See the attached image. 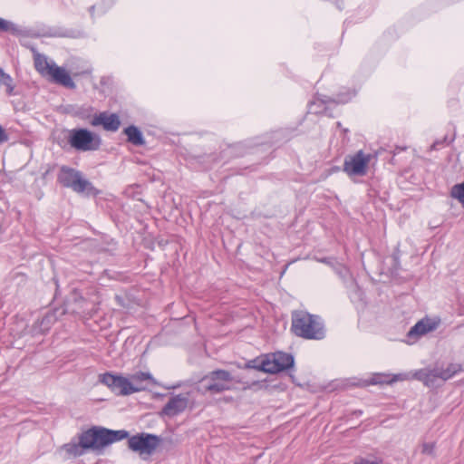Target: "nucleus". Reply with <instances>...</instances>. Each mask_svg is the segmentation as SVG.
Masks as SVG:
<instances>
[{"mask_svg":"<svg viewBox=\"0 0 464 464\" xmlns=\"http://www.w3.org/2000/svg\"><path fill=\"white\" fill-rule=\"evenodd\" d=\"M110 435L109 429L92 427L82 432L78 441L72 440L65 444L64 449L70 455L82 456L88 450H100L111 444Z\"/></svg>","mask_w":464,"mask_h":464,"instance_id":"f257e3e1","label":"nucleus"},{"mask_svg":"<svg viewBox=\"0 0 464 464\" xmlns=\"http://www.w3.org/2000/svg\"><path fill=\"white\" fill-rule=\"evenodd\" d=\"M292 332L306 340H323L325 328L323 319L305 311H295L292 314Z\"/></svg>","mask_w":464,"mask_h":464,"instance_id":"f03ea898","label":"nucleus"},{"mask_svg":"<svg viewBox=\"0 0 464 464\" xmlns=\"http://www.w3.org/2000/svg\"><path fill=\"white\" fill-rule=\"evenodd\" d=\"M57 181L64 188L87 196H97L100 191L88 179L82 178L81 171L68 166H62L57 174Z\"/></svg>","mask_w":464,"mask_h":464,"instance_id":"7ed1b4c3","label":"nucleus"},{"mask_svg":"<svg viewBox=\"0 0 464 464\" xmlns=\"http://www.w3.org/2000/svg\"><path fill=\"white\" fill-rule=\"evenodd\" d=\"M0 31L9 32L14 36H31L34 38L39 37H70V31L61 27H51L43 25L38 31L25 30L14 24L0 17Z\"/></svg>","mask_w":464,"mask_h":464,"instance_id":"20e7f679","label":"nucleus"},{"mask_svg":"<svg viewBox=\"0 0 464 464\" xmlns=\"http://www.w3.org/2000/svg\"><path fill=\"white\" fill-rule=\"evenodd\" d=\"M67 143L76 150H97L101 146V139L87 129H72L63 131Z\"/></svg>","mask_w":464,"mask_h":464,"instance_id":"39448f33","label":"nucleus"},{"mask_svg":"<svg viewBox=\"0 0 464 464\" xmlns=\"http://www.w3.org/2000/svg\"><path fill=\"white\" fill-rule=\"evenodd\" d=\"M256 362V360L252 361L253 365L248 366L265 372L277 373L293 367L295 361L291 353L276 352L266 354L258 364Z\"/></svg>","mask_w":464,"mask_h":464,"instance_id":"423d86ee","label":"nucleus"},{"mask_svg":"<svg viewBox=\"0 0 464 464\" xmlns=\"http://www.w3.org/2000/svg\"><path fill=\"white\" fill-rule=\"evenodd\" d=\"M99 382L107 386L117 396H128L136 393L132 389L129 377L112 372H104L99 375Z\"/></svg>","mask_w":464,"mask_h":464,"instance_id":"0eeeda50","label":"nucleus"},{"mask_svg":"<svg viewBox=\"0 0 464 464\" xmlns=\"http://www.w3.org/2000/svg\"><path fill=\"white\" fill-rule=\"evenodd\" d=\"M234 381L231 373L226 370H215L202 379L205 389L211 393H220L231 389Z\"/></svg>","mask_w":464,"mask_h":464,"instance_id":"6e6552de","label":"nucleus"},{"mask_svg":"<svg viewBox=\"0 0 464 464\" xmlns=\"http://www.w3.org/2000/svg\"><path fill=\"white\" fill-rule=\"evenodd\" d=\"M160 438L155 434L141 432L128 439L129 448L140 455H151L160 443Z\"/></svg>","mask_w":464,"mask_h":464,"instance_id":"1a4fd4ad","label":"nucleus"},{"mask_svg":"<svg viewBox=\"0 0 464 464\" xmlns=\"http://www.w3.org/2000/svg\"><path fill=\"white\" fill-rule=\"evenodd\" d=\"M370 155L362 150H358L353 155H347L343 162V171L349 177H362L367 172Z\"/></svg>","mask_w":464,"mask_h":464,"instance_id":"9d476101","label":"nucleus"},{"mask_svg":"<svg viewBox=\"0 0 464 464\" xmlns=\"http://www.w3.org/2000/svg\"><path fill=\"white\" fill-rule=\"evenodd\" d=\"M64 311L61 308L48 310L41 319H38L32 327L33 334H43L48 332L57 320L63 315Z\"/></svg>","mask_w":464,"mask_h":464,"instance_id":"9b49d317","label":"nucleus"},{"mask_svg":"<svg viewBox=\"0 0 464 464\" xmlns=\"http://www.w3.org/2000/svg\"><path fill=\"white\" fill-rule=\"evenodd\" d=\"M188 400L182 394L172 396L162 408L160 414L167 417H174L183 412L188 406Z\"/></svg>","mask_w":464,"mask_h":464,"instance_id":"f8f14e48","label":"nucleus"},{"mask_svg":"<svg viewBox=\"0 0 464 464\" xmlns=\"http://www.w3.org/2000/svg\"><path fill=\"white\" fill-rule=\"evenodd\" d=\"M440 324L439 318L425 317L417 322L409 331L408 337H420L435 331Z\"/></svg>","mask_w":464,"mask_h":464,"instance_id":"ddd939ff","label":"nucleus"},{"mask_svg":"<svg viewBox=\"0 0 464 464\" xmlns=\"http://www.w3.org/2000/svg\"><path fill=\"white\" fill-rule=\"evenodd\" d=\"M92 125H102L105 130L116 131L121 126V121L117 114L102 112L92 120Z\"/></svg>","mask_w":464,"mask_h":464,"instance_id":"4468645a","label":"nucleus"},{"mask_svg":"<svg viewBox=\"0 0 464 464\" xmlns=\"http://www.w3.org/2000/svg\"><path fill=\"white\" fill-rule=\"evenodd\" d=\"M356 95V92L354 90H346L345 92H339L334 99L324 95H319L316 97L315 101H314L310 104V110H314V107L317 105V102H321L323 105H326L328 103H346L350 102Z\"/></svg>","mask_w":464,"mask_h":464,"instance_id":"2eb2a0df","label":"nucleus"},{"mask_svg":"<svg viewBox=\"0 0 464 464\" xmlns=\"http://www.w3.org/2000/svg\"><path fill=\"white\" fill-rule=\"evenodd\" d=\"M130 385L132 389L136 390V392L145 391L150 383H156L153 376L148 372H137L129 376Z\"/></svg>","mask_w":464,"mask_h":464,"instance_id":"dca6fc26","label":"nucleus"},{"mask_svg":"<svg viewBox=\"0 0 464 464\" xmlns=\"http://www.w3.org/2000/svg\"><path fill=\"white\" fill-rule=\"evenodd\" d=\"M48 76L51 77L53 82L59 83L64 87L70 89L75 88V83L72 81L69 72L65 69L57 66L56 64L53 66V69Z\"/></svg>","mask_w":464,"mask_h":464,"instance_id":"f3484780","label":"nucleus"},{"mask_svg":"<svg viewBox=\"0 0 464 464\" xmlns=\"http://www.w3.org/2000/svg\"><path fill=\"white\" fill-rule=\"evenodd\" d=\"M34 53V63L36 71L43 76L46 77L51 72L54 63H49L44 54L39 53L34 46L30 47Z\"/></svg>","mask_w":464,"mask_h":464,"instance_id":"a211bd4d","label":"nucleus"},{"mask_svg":"<svg viewBox=\"0 0 464 464\" xmlns=\"http://www.w3.org/2000/svg\"><path fill=\"white\" fill-rule=\"evenodd\" d=\"M405 374H386V373H373L372 376L365 381V385H377V384H391L397 381L404 379Z\"/></svg>","mask_w":464,"mask_h":464,"instance_id":"6ab92c4d","label":"nucleus"},{"mask_svg":"<svg viewBox=\"0 0 464 464\" xmlns=\"http://www.w3.org/2000/svg\"><path fill=\"white\" fill-rule=\"evenodd\" d=\"M128 141L135 146H142L145 144L142 132L134 125H130L124 129Z\"/></svg>","mask_w":464,"mask_h":464,"instance_id":"aec40b11","label":"nucleus"},{"mask_svg":"<svg viewBox=\"0 0 464 464\" xmlns=\"http://www.w3.org/2000/svg\"><path fill=\"white\" fill-rule=\"evenodd\" d=\"M463 371L462 365L459 363H450L445 369L438 368L439 378L447 381Z\"/></svg>","mask_w":464,"mask_h":464,"instance_id":"412c9836","label":"nucleus"},{"mask_svg":"<svg viewBox=\"0 0 464 464\" xmlns=\"http://www.w3.org/2000/svg\"><path fill=\"white\" fill-rule=\"evenodd\" d=\"M416 377L418 380L422 381L427 386L433 385L435 381L440 379L438 375V368L429 371L421 370L416 373Z\"/></svg>","mask_w":464,"mask_h":464,"instance_id":"4be33fe9","label":"nucleus"},{"mask_svg":"<svg viewBox=\"0 0 464 464\" xmlns=\"http://www.w3.org/2000/svg\"><path fill=\"white\" fill-rule=\"evenodd\" d=\"M5 85L6 87V92L8 95H12L14 93V84L12 77L4 72L2 68H0V86Z\"/></svg>","mask_w":464,"mask_h":464,"instance_id":"5701e85b","label":"nucleus"},{"mask_svg":"<svg viewBox=\"0 0 464 464\" xmlns=\"http://www.w3.org/2000/svg\"><path fill=\"white\" fill-rule=\"evenodd\" d=\"M450 195L464 207V181L452 187Z\"/></svg>","mask_w":464,"mask_h":464,"instance_id":"b1692460","label":"nucleus"},{"mask_svg":"<svg viewBox=\"0 0 464 464\" xmlns=\"http://www.w3.org/2000/svg\"><path fill=\"white\" fill-rule=\"evenodd\" d=\"M109 433H111L110 439L111 440V443L120 441V440L129 437V432L124 430H109Z\"/></svg>","mask_w":464,"mask_h":464,"instance_id":"393cba45","label":"nucleus"},{"mask_svg":"<svg viewBox=\"0 0 464 464\" xmlns=\"http://www.w3.org/2000/svg\"><path fill=\"white\" fill-rule=\"evenodd\" d=\"M435 451L434 442H424L421 445V453L433 456Z\"/></svg>","mask_w":464,"mask_h":464,"instance_id":"a878e982","label":"nucleus"},{"mask_svg":"<svg viewBox=\"0 0 464 464\" xmlns=\"http://www.w3.org/2000/svg\"><path fill=\"white\" fill-rule=\"evenodd\" d=\"M353 464H380L376 459L360 458L356 459Z\"/></svg>","mask_w":464,"mask_h":464,"instance_id":"bb28decb","label":"nucleus"},{"mask_svg":"<svg viewBox=\"0 0 464 464\" xmlns=\"http://www.w3.org/2000/svg\"><path fill=\"white\" fill-rule=\"evenodd\" d=\"M243 147H244L243 144L238 143V144L234 145L230 149L233 152H235V154L237 156H243L245 154V152L242 151Z\"/></svg>","mask_w":464,"mask_h":464,"instance_id":"cd10ccee","label":"nucleus"},{"mask_svg":"<svg viewBox=\"0 0 464 464\" xmlns=\"http://www.w3.org/2000/svg\"><path fill=\"white\" fill-rule=\"evenodd\" d=\"M8 140V135L5 131V130L0 126V144Z\"/></svg>","mask_w":464,"mask_h":464,"instance_id":"c85d7f7f","label":"nucleus"},{"mask_svg":"<svg viewBox=\"0 0 464 464\" xmlns=\"http://www.w3.org/2000/svg\"><path fill=\"white\" fill-rule=\"evenodd\" d=\"M444 140H437L432 143L430 149L431 150H438L440 146L443 144Z\"/></svg>","mask_w":464,"mask_h":464,"instance_id":"c756f323","label":"nucleus"},{"mask_svg":"<svg viewBox=\"0 0 464 464\" xmlns=\"http://www.w3.org/2000/svg\"><path fill=\"white\" fill-rule=\"evenodd\" d=\"M115 0H102L103 5H111Z\"/></svg>","mask_w":464,"mask_h":464,"instance_id":"7c9ffc66","label":"nucleus"},{"mask_svg":"<svg viewBox=\"0 0 464 464\" xmlns=\"http://www.w3.org/2000/svg\"><path fill=\"white\" fill-rule=\"evenodd\" d=\"M94 9H95V6H94V5H92V6H90V8H89V12H90V14H91V15H92V16H93Z\"/></svg>","mask_w":464,"mask_h":464,"instance_id":"2f4dec72","label":"nucleus"},{"mask_svg":"<svg viewBox=\"0 0 464 464\" xmlns=\"http://www.w3.org/2000/svg\"><path fill=\"white\" fill-rule=\"evenodd\" d=\"M58 144H59V146H61L62 148H64V146H65L64 144H63V142H62V141H59V142H58Z\"/></svg>","mask_w":464,"mask_h":464,"instance_id":"473e14b6","label":"nucleus"},{"mask_svg":"<svg viewBox=\"0 0 464 464\" xmlns=\"http://www.w3.org/2000/svg\"><path fill=\"white\" fill-rule=\"evenodd\" d=\"M314 113H321V112H323V111H322V110H316V111H314Z\"/></svg>","mask_w":464,"mask_h":464,"instance_id":"72a5a7b5","label":"nucleus"},{"mask_svg":"<svg viewBox=\"0 0 464 464\" xmlns=\"http://www.w3.org/2000/svg\"><path fill=\"white\" fill-rule=\"evenodd\" d=\"M338 127H341V122L336 123Z\"/></svg>","mask_w":464,"mask_h":464,"instance_id":"f704fd0d","label":"nucleus"}]
</instances>
